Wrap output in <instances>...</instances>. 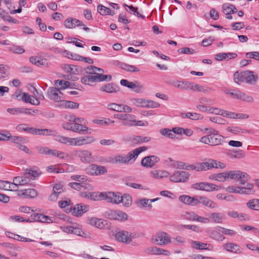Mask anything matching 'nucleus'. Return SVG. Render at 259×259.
I'll use <instances>...</instances> for the list:
<instances>
[{
	"label": "nucleus",
	"mask_w": 259,
	"mask_h": 259,
	"mask_svg": "<svg viewBox=\"0 0 259 259\" xmlns=\"http://www.w3.org/2000/svg\"><path fill=\"white\" fill-rule=\"evenodd\" d=\"M114 117L117 118L121 125L128 126H146L148 125L147 121L137 120L136 116L127 113L114 114Z\"/></svg>",
	"instance_id": "nucleus-3"
},
{
	"label": "nucleus",
	"mask_w": 259,
	"mask_h": 259,
	"mask_svg": "<svg viewBox=\"0 0 259 259\" xmlns=\"http://www.w3.org/2000/svg\"><path fill=\"white\" fill-rule=\"evenodd\" d=\"M145 104L146 106H145V108H157L159 107L160 105V104L158 102L146 99Z\"/></svg>",
	"instance_id": "nucleus-58"
},
{
	"label": "nucleus",
	"mask_w": 259,
	"mask_h": 259,
	"mask_svg": "<svg viewBox=\"0 0 259 259\" xmlns=\"http://www.w3.org/2000/svg\"><path fill=\"white\" fill-rule=\"evenodd\" d=\"M147 250L148 253L152 255L162 254L166 256H169L170 254V252L168 250L155 246L150 247L148 248Z\"/></svg>",
	"instance_id": "nucleus-25"
},
{
	"label": "nucleus",
	"mask_w": 259,
	"mask_h": 259,
	"mask_svg": "<svg viewBox=\"0 0 259 259\" xmlns=\"http://www.w3.org/2000/svg\"><path fill=\"white\" fill-rule=\"evenodd\" d=\"M223 248L227 251L235 253L240 254L242 253L241 248L237 244L232 242H227L223 245Z\"/></svg>",
	"instance_id": "nucleus-20"
},
{
	"label": "nucleus",
	"mask_w": 259,
	"mask_h": 259,
	"mask_svg": "<svg viewBox=\"0 0 259 259\" xmlns=\"http://www.w3.org/2000/svg\"><path fill=\"white\" fill-rule=\"evenodd\" d=\"M18 195L19 196H23L26 198H34L38 195V193L34 189H27L21 191Z\"/></svg>",
	"instance_id": "nucleus-28"
},
{
	"label": "nucleus",
	"mask_w": 259,
	"mask_h": 259,
	"mask_svg": "<svg viewBox=\"0 0 259 259\" xmlns=\"http://www.w3.org/2000/svg\"><path fill=\"white\" fill-rule=\"evenodd\" d=\"M245 56L247 58H253L259 61V52H258L247 53Z\"/></svg>",
	"instance_id": "nucleus-64"
},
{
	"label": "nucleus",
	"mask_w": 259,
	"mask_h": 259,
	"mask_svg": "<svg viewBox=\"0 0 259 259\" xmlns=\"http://www.w3.org/2000/svg\"><path fill=\"white\" fill-rule=\"evenodd\" d=\"M119 193L112 192H101L99 195V197L109 203L118 204L120 203Z\"/></svg>",
	"instance_id": "nucleus-9"
},
{
	"label": "nucleus",
	"mask_w": 259,
	"mask_h": 259,
	"mask_svg": "<svg viewBox=\"0 0 259 259\" xmlns=\"http://www.w3.org/2000/svg\"><path fill=\"white\" fill-rule=\"evenodd\" d=\"M14 96L19 101H22L25 103H29L34 105H39L40 101L37 99H33L32 96H31L27 93H21L20 92H16Z\"/></svg>",
	"instance_id": "nucleus-10"
},
{
	"label": "nucleus",
	"mask_w": 259,
	"mask_h": 259,
	"mask_svg": "<svg viewBox=\"0 0 259 259\" xmlns=\"http://www.w3.org/2000/svg\"><path fill=\"white\" fill-rule=\"evenodd\" d=\"M222 11L225 15H229L231 14L236 13L237 12V9L233 5L225 4L222 6Z\"/></svg>",
	"instance_id": "nucleus-34"
},
{
	"label": "nucleus",
	"mask_w": 259,
	"mask_h": 259,
	"mask_svg": "<svg viewBox=\"0 0 259 259\" xmlns=\"http://www.w3.org/2000/svg\"><path fill=\"white\" fill-rule=\"evenodd\" d=\"M37 63L36 66L38 67H47L50 64L48 60L45 58H39Z\"/></svg>",
	"instance_id": "nucleus-59"
},
{
	"label": "nucleus",
	"mask_w": 259,
	"mask_h": 259,
	"mask_svg": "<svg viewBox=\"0 0 259 259\" xmlns=\"http://www.w3.org/2000/svg\"><path fill=\"white\" fill-rule=\"evenodd\" d=\"M12 220H14L19 222H33L37 221L42 223H50L53 222L51 218L47 215H44L40 213H33L30 215V217L28 220H24L23 218L20 216L18 215H14L11 217Z\"/></svg>",
	"instance_id": "nucleus-5"
},
{
	"label": "nucleus",
	"mask_w": 259,
	"mask_h": 259,
	"mask_svg": "<svg viewBox=\"0 0 259 259\" xmlns=\"http://www.w3.org/2000/svg\"><path fill=\"white\" fill-rule=\"evenodd\" d=\"M100 91L109 94H114L119 92L120 89L118 85L114 83H108L102 85L100 88Z\"/></svg>",
	"instance_id": "nucleus-23"
},
{
	"label": "nucleus",
	"mask_w": 259,
	"mask_h": 259,
	"mask_svg": "<svg viewBox=\"0 0 259 259\" xmlns=\"http://www.w3.org/2000/svg\"><path fill=\"white\" fill-rule=\"evenodd\" d=\"M88 210L89 206L87 205L83 204H76L74 207L73 213L76 216H80Z\"/></svg>",
	"instance_id": "nucleus-30"
},
{
	"label": "nucleus",
	"mask_w": 259,
	"mask_h": 259,
	"mask_svg": "<svg viewBox=\"0 0 259 259\" xmlns=\"http://www.w3.org/2000/svg\"><path fill=\"white\" fill-rule=\"evenodd\" d=\"M214 114L215 115H220L225 117L231 118H235L237 116V114L234 112L224 110L219 108H214Z\"/></svg>",
	"instance_id": "nucleus-27"
},
{
	"label": "nucleus",
	"mask_w": 259,
	"mask_h": 259,
	"mask_svg": "<svg viewBox=\"0 0 259 259\" xmlns=\"http://www.w3.org/2000/svg\"><path fill=\"white\" fill-rule=\"evenodd\" d=\"M7 111L10 114L15 115L23 114L25 110H23V108H8Z\"/></svg>",
	"instance_id": "nucleus-54"
},
{
	"label": "nucleus",
	"mask_w": 259,
	"mask_h": 259,
	"mask_svg": "<svg viewBox=\"0 0 259 259\" xmlns=\"http://www.w3.org/2000/svg\"><path fill=\"white\" fill-rule=\"evenodd\" d=\"M133 105L138 107L145 108L146 99L142 98H133L131 100Z\"/></svg>",
	"instance_id": "nucleus-45"
},
{
	"label": "nucleus",
	"mask_w": 259,
	"mask_h": 259,
	"mask_svg": "<svg viewBox=\"0 0 259 259\" xmlns=\"http://www.w3.org/2000/svg\"><path fill=\"white\" fill-rule=\"evenodd\" d=\"M147 149L145 146L138 147L133 151L129 152L126 155H117L110 157L107 161L111 163H124L127 164L131 160L135 161L139 154Z\"/></svg>",
	"instance_id": "nucleus-2"
},
{
	"label": "nucleus",
	"mask_w": 259,
	"mask_h": 259,
	"mask_svg": "<svg viewBox=\"0 0 259 259\" xmlns=\"http://www.w3.org/2000/svg\"><path fill=\"white\" fill-rule=\"evenodd\" d=\"M135 203L137 206L140 208L148 207L149 208L151 209L152 207V205L149 203V200L147 198L138 199Z\"/></svg>",
	"instance_id": "nucleus-38"
},
{
	"label": "nucleus",
	"mask_w": 259,
	"mask_h": 259,
	"mask_svg": "<svg viewBox=\"0 0 259 259\" xmlns=\"http://www.w3.org/2000/svg\"><path fill=\"white\" fill-rule=\"evenodd\" d=\"M228 179L239 181L240 185H245L249 183L246 181L250 179L248 174L240 170L228 171Z\"/></svg>",
	"instance_id": "nucleus-6"
},
{
	"label": "nucleus",
	"mask_w": 259,
	"mask_h": 259,
	"mask_svg": "<svg viewBox=\"0 0 259 259\" xmlns=\"http://www.w3.org/2000/svg\"><path fill=\"white\" fill-rule=\"evenodd\" d=\"M108 217L111 220L125 221L127 219L126 213L119 210H110L108 212Z\"/></svg>",
	"instance_id": "nucleus-16"
},
{
	"label": "nucleus",
	"mask_w": 259,
	"mask_h": 259,
	"mask_svg": "<svg viewBox=\"0 0 259 259\" xmlns=\"http://www.w3.org/2000/svg\"><path fill=\"white\" fill-rule=\"evenodd\" d=\"M24 174L29 179L30 182L31 180H34L36 178H38L41 174V172L39 170H28L27 172H25Z\"/></svg>",
	"instance_id": "nucleus-41"
},
{
	"label": "nucleus",
	"mask_w": 259,
	"mask_h": 259,
	"mask_svg": "<svg viewBox=\"0 0 259 259\" xmlns=\"http://www.w3.org/2000/svg\"><path fill=\"white\" fill-rule=\"evenodd\" d=\"M9 67L0 65V80L6 78L9 75Z\"/></svg>",
	"instance_id": "nucleus-49"
},
{
	"label": "nucleus",
	"mask_w": 259,
	"mask_h": 259,
	"mask_svg": "<svg viewBox=\"0 0 259 259\" xmlns=\"http://www.w3.org/2000/svg\"><path fill=\"white\" fill-rule=\"evenodd\" d=\"M97 10L98 12L102 15H114L115 14L114 11L102 5H99L97 7Z\"/></svg>",
	"instance_id": "nucleus-39"
},
{
	"label": "nucleus",
	"mask_w": 259,
	"mask_h": 259,
	"mask_svg": "<svg viewBox=\"0 0 259 259\" xmlns=\"http://www.w3.org/2000/svg\"><path fill=\"white\" fill-rule=\"evenodd\" d=\"M198 166L199 167V171L207 170L213 168L211 160H209L208 162L198 163Z\"/></svg>",
	"instance_id": "nucleus-43"
},
{
	"label": "nucleus",
	"mask_w": 259,
	"mask_h": 259,
	"mask_svg": "<svg viewBox=\"0 0 259 259\" xmlns=\"http://www.w3.org/2000/svg\"><path fill=\"white\" fill-rule=\"evenodd\" d=\"M122 104L116 103H110L107 105V108L110 110L115 111L118 112H121Z\"/></svg>",
	"instance_id": "nucleus-55"
},
{
	"label": "nucleus",
	"mask_w": 259,
	"mask_h": 259,
	"mask_svg": "<svg viewBox=\"0 0 259 259\" xmlns=\"http://www.w3.org/2000/svg\"><path fill=\"white\" fill-rule=\"evenodd\" d=\"M179 200L185 204L192 206L197 205V198L187 195H181L179 197Z\"/></svg>",
	"instance_id": "nucleus-24"
},
{
	"label": "nucleus",
	"mask_w": 259,
	"mask_h": 259,
	"mask_svg": "<svg viewBox=\"0 0 259 259\" xmlns=\"http://www.w3.org/2000/svg\"><path fill=\"white\" fill-rule=\"evenodd\" d=\"M160 134L164 136H166L170 139H174L175 138L176 136L172 132V130H170L167 128L162 129L160 131Z\"/></svg>",
	"instance_id": "nucleus-52"
},
{
	"label": "nucleus",
	"mask_w": 259,
	"mask_h": 259,
	"mask_svg": "<svg viewBox=\"0 0 259 259\" xmlns=\"http://www.w3.org/2000/svg\"><path fill=\"white\" fill-rule=\"evenodd\" d=\"M189 176V174L187 171H176L170 176L169 180L175 183H184L188 180Z\"/></svg>",
	"instance_id": "nucleus-11"
},
{
	"label": "nucleus",
	"mask_w": 259,
	"mask_h": 259,
	"mask_svg": "<svg viewBox=\"0 0 259 259\" xmlns=\"http://www.w3.org/2000/svg\"><path fill=\"white\" fill-rule=\"evenodd\" d=\"M209 120L214 123L224 124L225 123V120L221 117L219 116H212L209 118Z\"/></svg>",
	"instance_id": "nucleus-63"
},
{
	"label": "nucleus",
	"mask_w": 259,
	"mask_h": 259,
	"mask_svg": "<svg viewBox=\"0 0 259 259\" xmlns=\"http://www.w3.org/2000/svg\"><path fill=\"white\" fill-rule=\"evenodd\" d=\"M119 198L120 203H122L124 206L128 207L131 205L132 200L131 196L129 194H124L123 196H120L119 194Z\"/></svg>",
	"instance_id": "nucleus-40"
},
{
	"label": "nucleus",
	"mask_w": 259,
	"mask_h": 259,
	"mask_svg": "<svg viewBox=\"0 0 259 259\" xmlns=\"http://www.w3.org/2000/svg\"><path fill=\"white\" fill-rule=\"evenodd\" d=\"M15 189L16 186L13 185V183L7 181L0 180V190L15 191Z\"/></svg>",
	"instance_id": "nucleus-35"
},
{
	"label": "nucleus",
	"mask_w": 259,
	"mask_h": 259,
	"mask_svg": "<svg viewBox=\"0 0 259 259\" xmlns=\"http://www.w3.org/2000/svg\"><path fill=\"white\" fill-rule=\"evenodd\" d=\"M190 244L191 247L196 249H208L207 247V244L206 243L193 240L191 241Z\"/></svg>",
	"instance_id": "nucleus-42"
},
{
	"label": "nucleus",
	"mask_w": 259,
	"mask_h": 259,
	"mask_svg": "<svg viewBox=\"0 0 259 259\" xmlns=\"http://www.w3.org/2000/svg\"><path fill=\"white\" fill-rule=\"evenodd\" d=\"M104 71L103 69L93 66H91L90 67L87 68V72L89 74H95L96 75H99L103 73Z\"/></svg>",
	"instance_id": "nucleus-48"
},
{
	"label": "nucleus",
	"mask_w": 259,
	"mask_h": 259,
	"mask_svg": "<svg viewBox=\"0 0 259 259\" xmlns=\"http://www.w3.org/2000/svg\"><path fill=\"white\" fill-rule=\"evenodd\" d=\"M214 133L209 134L211 145H218L221 144L223 137L218 134L217 132L213 131Z\"/></svg>",
	"instance_id": "nucleus-29"
},
{
	"label": "nucleus",
	"mask_w": 259,
	"mask_h": 259,
	"mask_svg": "<svg viewBox=\"0 0 259 259\" xmlns=\"http://www.w3.org/2000/svg\"><path fill=\"white\" fill-rule=\"evenodd\" d=\"M88 223L90 225L94 226L99 229H102L105 226V222L101 219L96 218H90L88 220Z\"/></svg>",
	"instance_id": "nucleus-33"
},
{
	"label": "nucleus",
	"mask_w": 259,
	"mask_h": 259,
	"mask_svg": "<svg viewBox=\"0 0 259 259\" xmlns=\"http://www.w3.org/2000/svg\"><path fill=\"white\" fill-rule=\"evenodd\" d=\"M86 171L88 174L93 176L103 175L107 172V170L105 166L94 164L89 165L86 168Z\"/></svg>",
	"instance_id": "nucleus-12"
},
{
	"label": "nucleus",
	"mask_w": 259,
	"mask_h": 259,
	"mask_svg": "<svg viewBox=\"0 0 259 259\" xmlns=\"http://www.w3.org/2000/svg\"><path fill=\"white\" fill-rule=\"evenodd\" d=\"M172 85L174 86L175 88L180 89L181 90H189L190 88V82L188 81H175L172 82Z\"/></svg>",
	"instance_id": "nucleus-37"
},
{
	"label": "nucleus",
	"mask_w": 259,
	"mask_h": 259,
	"mask_svg": "<svg viewBox=\"0 0 259 259\" xmlns=\"http://www.w3.org/2000/svg\"><path fill=\"white\" fill-rule=\"evenodd\" d=\"M210 179L219 182H225L228 180V171L211 175Z\"/></svg>",
	"instance_id": "nucleus-36"
},
{
	"label": "nucleus",
	"mask_w": 259,
	"mask_h": 259,
	"mask_svg": "<svg viewBox=\"0 0 259 259\" xmlns=\"http://www.w3.org/2000/svg\"><path fill=\"white\" fill-rule=\"evenodd\" d=\"M197 205L201 204L203 206L211 209L216 208L218 207L217 203L205 196H199L198 198H197Z\"/></svg>",
	"instance_id": "nucleus-18"
},
{
	"label": "nucleus",
	"mask_w": 259,
	"mask_h": 259,
	"mask_svg": "<svg viewBox=\"0 0 259 259\" xmlns=\"http://www.w3.org/2000/svg\"><path fill=\"white\" fill-rule=\"evenodd\" d=\"M121 68L123 70L131 72H138L139 71V69L134 66L128 65L126 64H122Z\"/></svg>",
	"instance_id": "nucleus-57"
},
{
	"label": "nucleus",
	"mask_w": 259,
	"mask_h": 259,
	"mask_svg": "<svg viewBox=\"0 0 259 259\" xmlns=\"http://www.w3.org/2000/svg\"><path fill=\"white\" fill-rule=\"evenodd\" d=\"M151 242L159 245H166L171 242V239L167 233L160 231L152 236Z\"/></svg>",
	"instance_id": "nucleus-7"
},
{
	"label": "nucleus",
	"mask_w": 259,
	"mask_h": 259,
	"mask_svg": "<svg viewBox=\"0 0 259 259\" xmlns=\"http://www.w3.org/2000/svg\"><path fill=\"white\" fill-rule=\"evenodd\" d=\"M10 51L15 54H21L25 52V50L20 46H14L9 48Z\"/></svg>",
	"instance_id": "nucleus-60"
},
{
	"label": "nucleus",
	"mask_w": 259,
	"mask_h": 259,
	"mask_svg": "<svg viewBox=\"0 0 259 259\" xmlns=\"http://www.w3.org/2000/svg\"><path fill=\"white\" fill-rule=\"evenodd\" d=\"M64 25L66 28L68 29H72L76 26H83L82 29L87 32L90 31V28L86 27L80 21L75 18H69L65 20L64 22Z\"/></svg>",
	"instance_id": "nucleus-14"
},
{
	"label": "nucleus",
	"mask_w": 259,
	"mask_h": 259,
	"mask_svg": "<svg viewBox=\"0 0 259 259\" xmlns=\"http://www.w3.org/2000/svg\"><path fill=\"white\" fill-rule=\"evenodd\" d=\"M63 232L77 235L82 237H87L86 234L82 232L78 225L75 223H73L71 226H63L61 227Z\"/></svg>",
	"instance_id": "nucleus-13"
},
{
	"label": "nucleus",
	"mask_w": 259,
	"mask_h": 259,
	"mask_svg": "<svg viewBox=\"0 0 259 259\" xmlns=\"http://www.w3.org/2000/svg\"><path fill=\"white\" fill-rule=\"evenodd\" d=\"M244 81L248 84H253L256 82L258 76L257 75L252 74V72L246 71L244 73Z\"/></svg>",
	"instance_id": "nucleus-26"
},
{
	"label": "nucleus",
	"mask_w": 259,
	"mask_h": 259,
	"mask_svg": "<svg viewBox=\"0 0 259 259\" xmlns=\"http://www.w3.org/2000/svg\"><path fill=\"white\" fill-rule=\"evenodd\" d=\"M226 191L229 193H235L240 194L251 195L254 194L255 191L252 184L247 183L241 186H229L226 189Z\"/></svg>",
	"instance_id": "nucleus-4"
},
{
	"label": "nucleus",
	"mask_w": 259,
	"mask_h": 259,
	"mask_svg": "<svg viewBox=\"0 0 259 259\" xmlns=\"http://www.w3.org/2000/svg\"><path fill=\"white\" fill-rule=\"evenodd\" d=\"M246 205L250 209L254 210H259V199H251L247 203Z\"/></svg>",
	"instance_id": "nucleus-44"
},
{
	"label": "nucleus",
	"mask_w": 259,
	"mask_h": 259,
	"mask_svg": "<svg viewBox=\"0 0 259 259\" xmlns=\"http://www.w3.org/2000/svg\"><path fill=\"white\" fill-rule=\"evenodd\" d=\"M73 156L78 157L83 163L93 162V157L91 151L87 150H75L72 152Z\"/></svg>",
	"instance_id": "nucleus-8"
},
{
	"label": "nucleus",
	"mask_w": 259,
	"mask_h": 259,
	"mask_svg": "<svg viewBox=\"0 0 259 259\" xmlns=\"http://www.w3.org/2000/svg\"><path fill=\"white\" fill-rule=\"evenodd\" d=\"M244 71L239 72L238 71L236 72L234 74V81L240 84L242 82L244 81Z\"/></svg>",
	"instance_id": "nucleus-47"
},
{
	"label": "nucleus",
	"mask_w": 259,
	"mask_h": 259,
	"mask_svg": "<svg viewBox=\"0 0 259 259\" xmlns=\"http://www.w3.org/2000/svg\"><path fill=\"white\" fill-rule=\"evenodd\" d=\"M159 161V158L154 155H151L144 158L141 162L142 166L146 167H152Z\"/></svg>",
	"instance_id": "nucleus-19"
},
{
	"label": "nucleus",
	"mask_w": 259,
	"mask_h": 259,
	"mask_svg": "<svg viewBox=\"0 0 259 259\" xmlns=\"http://www.w3.org/2000/svg\"><path fill=\"white\" fill-rule=\"evenodd\" d=\"M190 86L191 88H189V90H192V91H198L200 92H203L204 93H205L207 91V90L205 89L204 87L202 85H199L197 84H194L193 83L190 82Z\"/></svg>",
	"instance_id": "nucleus-56"
},
{
	"label": "nucleus",
	"mask_w": 259,
	"mask_h": 259,
	"mask_svg": "<svg viewBox=\"0 0 259 259\" xmlns=\"http://www.w3.org/2000/svg\"><path fill=\"white\" fill-rule=\"evenodd\" d=\"M187 118L192 120H200L202 119L203 116L202 115L199 113L188 112Z\"/></svg>",
	"instance_id": "nucleus-61"
},
{
	"label": "nucleus",
	"mask_w": 259,
	"mask_h": 259,
	"mask_svg": "<svg viewBox=\"0 0 259 259\" xmlns=\"http://www.w3.org/2000/svg\"><path fill=\"white\" fill-rule=\"evenodd\" d=\"M19 131L26 132L36 135H55V140L57 142L71 146H81L94 143L96 139L93 136L78 137L70 138L61 135H56L55 131L47 129L40 130L28 126L26 124H21L17 126Z\"/></svg>",
	"instance_id": "nucleus-1"
},
{
	"label": "nucleus",
	"mask_w": 259,
	"mask_h": 259,
	"mask_svg": "<svg viewBox=\"0 0 259 259\" xmlns=\"http://www.w3.org/2000/svg\"><path fill=\"white\" fill-rule=\"evenodd\" d=\"M9 140L11 142L15 144L16 145H17L20 142H25V139L23 137L17 136L12 137L11 135Z\"/></svg>",
	"instance_id": "nucleus-62"
},
{
	"label": "nucleus",
	"mask_w": 259,
	"mask_h": 259,
	"mask_svg": "<svg viewBox=\"0 0 259 259\" xmlns=\"http://www.w3.org/2000/svg\"><path fill=\"white\" fill-rule=\"evenodd\" d=\"M220 189H221V187L216 185H214L212 183H209L205 182L204 191L210 192V191L219 190Z\"/></svg>",
	"instance_id": "nucleus-53"
},
{
	"label": "nucleus",
	"mask_w": 259,
	"mask_h": 259,
	"mask_svg": "<svg viewBox=\"0 0 259 259\" xmlns=\"http://www.w3.org/2000/svg\"><path fill=\"white\" fill-rule=\"evenodd\" d=\"M30 182L29 179L24 174L23 176L16 177L13 179V185L16 186L15 191H17L19 186H23Z\"/></svg>",
	"instance_id": "nucleus-21"
},
{
	"label": "nucleus",
	"mask_w": 259,
	"mask_h": 259,
	"mask_svg": "<svg viewBox=\"0 0 259 259\" xmlns=\"http://www.w3.org/2000/svg\"><path fill=\"white\" fill-rule=\"evenodd\" d=\"M151 177L154 179H160L164 177H167L169 173L165 170H153L150 172Z\"/></svg>",
	"instance_id": "nucleus-31"
},
{
	"label": "nucleus",
	"mask_w": 259,
	"mask_h": 259,
	"mask_svg": "<svg viewBox=\"0 0 259 259\" xmlns=\"http://www.w3.org/2000/svg\"><path fill=\"white\" fill-rule=\"evenodd\" d=\"M134 235L133 233L125 231H121L117 232L115 235V238L118 241L129 243L132 241Z\"/></svg>",
	"instance_id": "nucleus-15"
},
{
	"label": "nucleus",
	"mask_w": 259,
	"mask_h": 259,
	"mask_svg": "<svg viewBox=\"0 0 259 259\" xmlns=\"http://www.w3.org/2000/svg\"><path fill=\"white\" fill-rule=\"evenodd\" d=\"M68 185L71 188L75 189V190H80L81 188H84L85 189H87L86 184L83 182H81V183H79V182L70 183L68 184Z\"/></svg>",
	"instance_id": "nucleus-50"
},
{
	"label": "nucleus",
	"mask_w": 259,
	"mask_h": 259,
	"mask_svg": "<svg viewBox=\"0 0 259 259\" xmlns=\"http://www.w3.org/2000/svg\"><path fill=\"white\" fill-rule=\"evenodd\" d=\"M79 105L78 103L65 100H63L61 103V106L66 108L77 109L79 107Z\"/></svg>",
	"instance_id": "nucleus-46"
},
{
	"label": "nucleus",
	"mask_w": 259,
	"mask_h": 259,
	"mask_svg": "<svg viewBox=\"0 0 259 259\" xmlns=\"http://www.w3.org/2000/svg\"><path fill=\"white\" fill-rule=\"evenodd\" d=\"M60 95H62L60 90L55 88H50L48 92L49 98L56 102L62 101L61 99L62 98Z\"/></svg>",
	"instance_id": "nucleus-22"
},
{
	"label": "nucleus",
	"mask_w": 259,
	"mask_h": 259,
	"mask_svg": "<svg viewBox=\"0 0 259 259\" xmlns=\"http://www.w3.org/2000/svg\"><path fill=\"white\" fill-rule=\"evenodd\" d=\"M241 100L243 101L251 103L253 101V98L244 93L239 91L238 99Z\"/></svg>",
	"instance_id": "nucleus-51"
},
{
	"label": "nucleus",
	"mask_w": 259,
	"mask_h": 259,
	"mask_svg": "<svg viewBox=\"0 0 259 259\" xmlns=\"http://www.w3.org/2000/svg\"><path fill=\"white\" fill-rule=\"evenodd\" d=\"M64 191L63 186L61 184H56L53 187V192L49 196L48 199L50 201L55 202L60 194Z\"/></svg>",
	"instance_id": "nucleus-17"
},
{
	"label": "nucleus",
	"mask_w": 259,
	"mask_h": 259,
	"mask_svg": "<svg viewBox=\"0 0 259 259\" xmlns=\"http://www.w3.org/2000/svg\"><path fill=\"white\" fill-rule=\"evenodd\" d=\"M225 218V214L222 212H212L210 215V220L215 223H221Z\"/></svg>",
	"instance_id": "nucleus-32"
}]
</instances>
